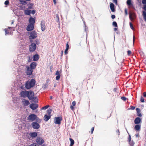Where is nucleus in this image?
Here are the masks:
<instances>
[{"mask_svg": "<svg viewBox=\"0 0 146 146\" xmlns=\"http://www.w3.org/2000/svg\"><path fill=\"white\" fill-rule=\"evenodd\" d=\"M35 82V80L33 79H32L30 81H27L25 84V87L27 89H29L34 86Z\"/></svg>", "mask_w": 146, "mask_h": 146, "instance_id": "f257e3e1", "label": "nucleus"}, {"mask_svg": "<svg viewBox=\"0 0 146 146\" xmlns=\"http://www.w3.org/2000/svg\"><path fill=\"white\" fill-rule=\"evenodd\" d=\"M37 117L36 115L34 114H31L29 115L27 117V120L31 121H34Z\"/></svg>", "mask_w": 146, "mask_h": 146, "instance_id": "f03ea898", "label": "nucleus"}, {"mask_svg": "<svg viewBox=\"0 0 146 146\" xmlns=\"http://www.w3.org/2000/svg\"><path fill=\"white\" fill-rule=\"evenodd\" d=\"M36 45L34 43H32L29 46V50L30 52H33L36 48Z\"/></svg>", "mask_w": 146, "mask_h": 146, "instance_id": "7ed1b4c3", "label": "nucleus"}, {"mask_svg": "<svg viewBox=\"0 0 146 146\" xmlns=\"http://www.w3.org/2000/svg\"><path fill=\"white\" fill-rule=\"evenodd\" d=\"M29 94H28V96L27 97L29 98V99L30 100H33L34 98V92L31 91L30 90L29 91Z\"/></svg>", "mask_w": 146, "mask_h": 146, "instance_id": "20e7f679", "label": "nucleus"}, {"mask_svg": "<svg viewBox=\"0 0 146 146\" xmlns=\"http://www.w3.org/2000/svg\"><path fill=\"white\" fill-rule=\"evenodd\" d=\"M29 91L25 90L23 91L20 93V95L21 97L25 98L27 97L29 94Z\"/></svg>", "mask_w": 146, "mask_h": 146, "instance_id": "39448f33", "label": "nucleus"}, {"mask_svg": "<svg viewBox=\"0 0 146 146\" xmlns=\"http://www.w3.org/2000/svg\"><path fill=\"white\" fill-rule=\"evenodd\" d=\"M37 36L36 32L35 31H33L31 32L30 35L29 36V38L35 39Z\"/></svg>", "mask_w": 146, "mask_h": 146, "instance_id": "423d86ee", "label": "nucleus"}, {"mask_svg": "<svg viewBox=\"0 0 146 146\" xmlns=\"http://www.w3.org/2000/svg\"><path fill=\"white\" fill-rule=\"evenodd\" d=\"M26 68H27V70L26 72V74L28 75H31L33 72V70L28 66H26Z\"/></svg>", "mask_w": 146, "mask_h": 146, "instance_id": "0eeeda50", "label": "nucleus"}, {"mask_svg": "<svg viewBox=\"0 0 146 146\" xmlns=\"http://www.w3.org/2000/svg\"><path fill=\"white\" fill-rule=\"evenodd\" d=\"M62 117H56L54 118V122L55 124H60L61 123V121L62 120Z\"/></svg>", "mask_w": 146, "mask_h": 146, "instance_id": "6e6552de", "label": "nucleus"}, {"mask_svg": "<svg viewBox=\"0 0 146 146\" xmlns=\"http://www.w3.org/2000/svg\"><path fill=\"white\" fill-rule=\"evenodd\" d=\"M32 127L35 129H38L40 127L39 124L36 122H33L31 123Z\"/></svg>", "mask_w": 146, "mask_h": 146, "instance_id": "1a4fd4ad", "label": "nucleus"}, {"mask_svg": "<svg viewBox=\"0 0 146 146\" xmlns=\"http://www.w3.org/2000/svg\"><path fill=\"white\" fill-rule=\"evenodd\" d=\"M143 9L145 11H142V15L143 16L144 20L146 21V4L143 5Z\"/></svg>", "mask_w": 146, "mask_h": 146, "instance_id": "9d476101", "label": "nucleus"}, {"mask_svg": "<svg viewBox=\"0 0 146 146\" xmlns=\"http://www.w3.org/2000/svg\"><path fill=\"white\" fill-rule=\"evenodd\" d=\"M44 140L41 137H38L36 140V142L39 145H42L44 143Z\"/></svg>", "mask_w": 146, "mask_h": 146, "instance_id": "9b49d317", "label": "nucleus"}, {"mask_svg": "<svg viewBox=\"0 0 146 146\" xmlns=\"http://www.w3.org/2000/svg\"><path fill=\"white\" fill-rule=\"evenodd\" d=\"M40 27L41 30L42 31H44L45 30V22L43 20H42L41 22Z\"/></svg>", "mask_w": 146, "mask_h": 146, "instance_id": "f8f14e48", "label": "nucleus"}, {"mask_svg": "<svg viewBox=\"0 0 146 146\" xmlns=\"http://www.w3.org/2000/svg\"><path fill=\"white\" fill-rule=\"evenodd\" d=\"M22 103L23 105L25 107L28 106L30 104L29 101L25 99H22Z\"/></svg>", "mask_w": 146, "mask_h": 146, "instance_id": "ddd939ff", "label": "nucleus"}, {"mask_svg": "<svg viewBox=\"0 0 146 146\" xmlns=\"http://www.w3.org/2000/svg\"><path fill=\"white\" fill-rule=\"evenodd\" d=\"M38 107V104H36L32 103L30 104V107L32 110H35Z\"/></svg>", "mask_w": 146, "mask_h": 146, "instance_id": "4468645a", "label": "nucleus"}, {"mask_svg": "<svg viewBox=\"0 0 146 146\" xmlns=\"http://www.w3.org/2000/svg\"><path fill=\"white\" fill-rule=\"evenodd\" d=\"M134 123L136 124H139L141 123V119L139 117H137L135 118L134 120Z\"/></svg>", "mask_w": 146, "mask_h": 146, "instance_id": "2eb2a0df", "label": "nucleus"}, {"mask_svg": "<svg viewBox=\"0 0 146 146\" xmlns=\"http://www.w3.org/2000/svg\"><path fill=\"white\" fill-rule=\"evenodd\" d=\"M29 24L34 25L35 23V20L34 18L31 17L29 18Z\"/></svg>", "mask_w": 146, "mask_h": 146, "instance_id": "dca6fc26", "label": "nucleus"}, {"mask_svg": "<svg viewBox=\"0 0 146 146\" xmlns=\"http://www.w3.org/2000/svg\"><path fill=\"white\" fill-rule=\"evenodd\" d=\"M34 28V25L29 24L27 27V30L28 31H31L33 30Z\"/></svg>", "mask_w": 146, "mask_h": 146, "instance_id": "f3484780", "label": "nucleus"}, {"mask_svg": "<svg viewBox=\"0 0 146 146\" xmlns=\"http://www.w3.org/2000/svg\"><path fill=\"white\" fill-rule=\"evenodd\" d=\"M36 66V63L35 62H33L30 65V68L32 70L35 69Z\"/></svg>", "mask_w": 146, "mask_h": 146, "instance_id": "a211bd4d", "label": "nucleus"}, {"mask_svg": "<svg viewBox=\"0 0 146 146\" xmlns=\"http://www.w3.org/2000/svg\"><path fill=\"white\" fill-rule=\"evenodd\" d=\"M127 4L129 7L133 8V5L131 2V0H127Z\"/></svg>", "mask_w": 146, "mask_h": 146, "instance_id": "6ab92c4d", "label": "nucleus"}, {"mask_svg": "<svg viewBox=\"0 0 146 146\" xmlns=\"http://www.w3.org/2000/svg\"><path fill=\"white\" fill-rule=\"evenodd\" d=\"M51 115L45 114L44 117V120L46 121H47L51 117Z\"/></svg>", "mask_w": 146, "mask_h": 146, "instance_id": "aec40b11", "label": "nucleus"}, {"mask_svg": "<svg viewBox=\"0 0 146 146\" xmlns=\"http://www.w3.org/2000/svg\"><path fill=\"white\" fill-rule=\"evenodd\" d=\"M39 56L37 54H35L33 56V59L34 61H37L39 59Z\"/></svg>", "mask_w": 146, "mask_h": 146, "instance_id": "412c9836", "label": "nucleus"}, {"mask_svg": "<svg viewBox=\"0 0 146 146\" xmlns=\"http://www.w3.org/2000/svg\"><path fill=\"white\" fill-rule=\"evenodd\" d=\"M110 7L111 11L112 12H114L115 11L114 5L113 3H111L110 4Z\"/></svg>", "mask_w": 146, "mask_h": 146, "instance_id": "4be33fe9", "label": "nucleus"}, {"mask_svg": "<svg viewBox=\"0 0 146 146\" xmlns=\"http://www.w3.org/2000/svg\"><path fill=\"white\" fill-rule=\"evenodd\" d=\"M141 125L138 124L136 125L134 127L136 131H139L141 129Z\"/></svg>", "mask_w": 146, "mask_h": 146, "instance_id": "5701e85b", "label": "nucleus"}, {"mask_svg": "<svg viewBox=\"0 0 146 146\" xmlns=\"http://www.w3.org/2000/svg\"><path fill=\"white\" fill-rule=\"evenodd\" d=\"M136 110L137 112V115L140 117H141L142 115L141 113L140 109L139 108H137L136 109Z\"/></svg>", "mask_w": 146, "mask_h": 146, "instance_id": "b1692460", "label": "nucleus"}, {"mask_svg": "<svg viewBox=\"0 0 146 146\" xmlns=\"http://www.w3.org/2000/svg\"><path fill=\"white\" fill-rule=\"evenodd\" d=\"M56 75H57L56 77V79L57 80H59L60 78V73L57 70L56 71Z\"/></svg>", "mask_w": 146, "mask_h": 146, "instance_id": "393cba45", "label": "nucleus"}, {"mask_svg": "<svg viewBox=\"0 0 146 146\" xmlns=\"http://www.w3.org/2000/svg\"><path fill=\"white\" fill-rule=\"evenodd\" d=\"M29 135L32 137H35L37 136V133L35 132L31 133H29Z\"/></svg>", "mask_w": 146, "mask_h": 146, "instance_id": "a878e982", "label": "nucleus"}, {"mask_svg": "<svg viewBox=\"0 0 146 146\" xmlns=\"http://www.w3.org/2000/svg\"><path fill=\"white\" fill-rule=\"evenodd\" d=\"M24 13L26 15H29L31 13V11L29 10H25L24 11Z\"/></svg>", "mask_w": 146, "mask_h": 146, "instance_id": "bb28decb", "label": "nucleus"}, {"mask_svg": "<svg viewBox=\"0 0 146 146\" xmlns=\"http://www.w3.org/2000/svg\"><path fill=\"white\" fill-rule=\"evenodd\" d=\"M70 146H73L74 143V141L73 139L71 138H70Z\"/></svg>", "mask_w": 146, "mask_h": 146, "instance_id": "cd10ccee", "label": "nucleus"}, {"mask_svg": "<svg viewBox=\"0 0 146 146\" xmlns=\"http://www.w3.org/2000/svg\"><path fill=\"white\" fill-rule=\"evenodd\" d=\"M52 111V110H51L49 108L47 110V113L49 115H51L50 114L51 113Z\"/></svg>", "mask_w": 146, "mask_h": 146, "instance_id": "c85d7f7f", "label": "nucleus"}, {"mask_svg": "<svg viewBox=\"0 0 146 146\" xmlns=\"http://www.w3.org/2000/svg\"><path fill=\"white\" fill-rule=\"evenodd\" d=\"M49 107V106L48 105H46L44 107H42L41 108V110H46Z\"/></svg>", "mask_w": 146, "mask_h": 146, "instance_id": "c756f323", "label": "nucleus"}, {"mask_svg": "<svg viewBox=\"0 0 146 146\" xmlns=\"http://www.w3.org/2000/svg\"><path fill=\"white\" fill-rule=\"evenodd\" d=\"M128 142L130 146H133L134 145V143L133 141H129Z\"/></svg>", "mask_w": 146, "mask_h": 146, "instance_id": "7c9ffc66", "label": "nucleus"}, {"mask_svg": "<svg viewBox=\"0 0 146 146\" xmlns=\"http://www.w3.org/2000/svg\"><path fill=\"white\" fill-rule=\"evenodd\" d=\"M5 32V35L8 34L9 33V30H8L7 29H4Z\"/></svg>", "mask_w": 146, "mask_h": 146, "instance_id": "2f4dec72", "label": "nucleus"}, {"mask_svg": "<svg viewBox=\"0 0 146 146\" xmlns=\"http://www.w3.org/2000/svg\"><path fill=\"white\" fill-rule=\"evenodd\" d=\"M133 15V14L130 13L129 14V19L131 20H133V18L132 17V15Z\"/></svg>", "mask_w": 146, "mask_h": 146, "instance_id": "473e14b6", "label": "nucleus"}, {"mask_svg": "<svg viewBox=\"0 0 146 146\" xmlns=\"http://www.w3.org/2000/svg\"><path fill=\"white\" fill-rule=\"evenodd\" d=\"M113 25L115 27H117V23L115 21H114L113 22Z\"/></svg>", "mask_w": 146, "mask_h": 146, "instance_id": "72a5a7b5", "label": "nucleus"}, {"mask_svg": "<svg viewBox=\"0 0 146 146\" xmlns=\"http://www.w3.org/2000/svg\"><path fill=\"white\" fill-rule=\"evenodd\" d=\"M94 129V127H93L92 128L91 131H90V133L91 134H92L93 133V131Z\"/></svg>", "mask_w": 146, "mask_h": 146, "instance_id": "f704fd0d", "label": "nucleus"}, {"mask_svg": "<svg viewBox=\"0 0 146 146\" xmlns=\"http://www.w3.org/2000/svg\"><path fill=\"white\" fill-rule=\"evenodd\" d=\"M129 25H130V28H131V29L133 30L134 29V28L131 22H130L129 23Z\"/></svg>", "mask_w": 146, "mask_h": 146, "instance_id": "c9c22d12", "label": "nucleus"}, {"mask_svg": "<svg viewBox=\"0 0 146 146\" xmlns=\"http://www.w3.org/2000/svg\"><path fill=\"white\" fill-rule=\"evenodd\" d=\"M32 100H33L34 102H38V99L36 97H35V96H34V98Z\"/></svg>", "mask_w": 146, "mask_h": 146, "instance_id": "e433bc0d", "label": "nucleus"}, {"mask_svg": "<svg viewBox=\"0 0 146 146\" xmlns=\"http://www.w3.org/2000/svg\"><path fill=\"white\" fill-rule=\"evenodd\" d=\"M128 134H129V137H128V142L130 141H131V137L130 135H129V133H128Z\"/></svg>", "mask_w": 146, "mask_h": 146, "instance_id": "4c0bfd02", "label": "nucleus"}, {"mask_svg": "<svg viewBox=\"0 0 146 146\" xmlns=\"http://www.w3.org/2000/svg\"><path fill=\"white\" fill-rule=\"evenodd\" d=\"M140 101L142 102H144V99L143 98V97H142V96H141V97Z\"/></svg>", "mask_w": 146, "mask_h": 146, "instance_id": "58836bf2", "label": "nucleus"}, {"mask_svg": "<svg viewBox=\"0 0 146 146\" xmlns=\"http://www.w3.org/2000/svg\"><path fill=\"white\" fill-rule=\"evenodd\" d=\"M9 1L8 0H7L5 2V4L6 5H8L9 4Z\"/></svg>", "mask_w": 146, "mask_h": 146, "instance_id": "ea45409f", "label": "nucleus"}, {"mask_svg": "<svg viewBox=\"0 0 146 146\" xmlns=\"http://www.w3.org/2000/svg\"><path fill=\"white\" fill-rule=\"evenodd\" d=\"M21 2L22 4L23 5H25L27 3L26 2L24 1H21Z\"/></svg>", "mask_w": 146, "mask_h": 146, "instance_id": "a19ab883", "label": "nucleus"}, {"mask_svg": "<svg viewBox=\"0 0 146 146\" xmlns=\"http://www.w3.org/2000/svg\"><path fill=\"white\" fill-rule=\"evenodd\" d=\"M135 107H134V106H130V108H129V109L130 110H134L135 109Z\"/></svg>", "mask_w": 146, "mask_h": 146, "instance_id": "79ce46f5", "label": "nucleus"}, {"mask_svg": "<svg viewBox=\"0 0 146 146\" xmlns=\"http://www.w3.org/2000/svg\"><path fill=\"white\" fill-rule=\"evenodd\" d=\"M121 99L122 100H123V101H124L126 100L127 99L125 97H124V96L122 97L121 98Z\"/></svg>", "mask_w": 146, "mask_h": 146, "instance_id": "37998d69", "label": "nucleus"}, {"mask_svg": "<svg viewBox=\"0 0 146 146\" xmlns=\"http://www.w3.org/2000/svg\"><path fill=\"white\" fill-rule=\"evenodd\" d=\"M69 45L68 44V42H67L66 43V49H67L68 50L69 49Z\"/></svg>", "mask_w": 146, "mask_h": 146, "instance_id": "c03bdc74", "label": "nucleus"}, {"mask_svg": "<svg viewBox=\"0 0 146 146\" xmlns=\"http://www.w3.org/2000/svg\"><path fill=\"white\" fill-rule=\"evenodd\" d=\"M32 59L31 57H30V56H29L28 57V62H31L32 60Z\"/></svg>", "mask_w": 146, "mask_h": 146, "instance_id": "a18cd8bd", "label": "nucleus"}, {"mask_svg": "<svg viewBox=\"0 0 146 146\" xmlns=\"http://www.w3.org/2000/svg\"><path fill=\"white\" fill-rule=\"evenodd\" d=\"M131 52L130 50H128L127 54L128 55H129V56L131 54Z\"/></svg>", "mask_w": 146, "mask_h": 146, "instance_id": "49530a36", "label": "nucleus"}, {"mask_svg": "<svg viewBox=\"0 0 146 146\" xmlns=\"http://www.w3.org/2000/svg\"><path fill=\"white\" fill-rule=\"evenodd\" d=\"M142 3L143 4L146 5V0H142Z\"/></svg>", "mask_w": 146, "mask_h": 146, "instance_id": "de8ad7c7", "label": "nucleus"}, {"mask_svg": "<svg viewBox=\"0 0 146 146\" xmlns=\"http://www.w3.org/2000/svg\"><path fill=\"white\" fill-rule=\"evenodd\" d=\"M72 106H75L76 104V102L75 101H73L72 103Z\"/></svg>", "mask_w": 146, "mask_h": 146, "instance_id": "09e8293b", "label": "nucleus"}, {"mask_svg": "<svg viewBox=\"0 0 146 146\" xmlns=\"http://www.w3.org/2000/svg\"><path fill=\"white\" fill-rule=\"evenodd\" d=\"M29 146H38L36 145V143H33L30 145Z\"/></svg>", "mask_w": 146, "mask_h": 146, "instance_id": "8fccbe9b", "label": "nucleus"}, {"mask_svg": "<svg viewBox=\"0 0 146 146\" xmlns=\"http://www.w3.org/2000/svg\"><path fill=\"white\" fill-rule=\"evenodd\" d=\"M116 133H117V135H119L120 133H119V129H117L116 131Z\"/></svg>", "mask_w": 146, "mask_h": 146, "instance_id": "3c124183", "label": "nucleus"}, {"mask_svg": "<svg viewBox=\"0 0 146 146\" xmlns=\"http://www.w3.org/2000/svg\"><path fill=\"white\" fill-rule=\"evenodd\" d=\"M74 106H71L70 107V109L72 110H74Z\"/></svg>", "mask_w": 146, "mask_h": 146, "instance_id": "603ef678", "label": "nucleus"}, {"mask_svg": "<svg viewBox=\"0 0 146 146\" xmlns=\"http://www.w3.org/2000/svg\"><path fill=\"white\" fill-rule=\"evenodd\" d=\"M113 1V2L115 3L117 5V0H112Z\"/></svg>", "mask_w": 146, "mask_h": 146, "instance_id": "864d4df0", "label": "nucleus"}, {"mask_svg": "<svg viewBox=\"0 0 146 146\" xmlns=\"http://www.w3.org/2000/svg\"><path fill=\"white\" fill-rule=\"evenodd\" d=\"M125 15H127V14H128L127 12V9H125Z\"/></svg>", "mask_w": 146, "mask_h": 146, "instance_id": "5fc2aeb1", "label": "nucleus"}, {"mask_svg": "<svg viewBox=\"0 0 146 146\" xmlns=\"http://www.w3.org/2000/svg\"><path fill=\"white\" fill-rule=\"evenodd\" d=\"M68 50L67 49H66L65 51H64V54H67L68 53Z\"/></svg>", "mask_w": 146, "mask_h": 146, "instance_id": "6e6d98bb", "label": "nucleus"}, {"mask_svg": "<svg viewBox=\"0 0 146 146\" xmlns=\"http://www.w3.org/2000/svg\"><path fill=\"white\" fill-rule=\"evenodd\" d=\"M115 15H112L111 16V17L112 19H114L115 18Z\"/></svg>", "mask_w": 146, "mask_h": 146, "instance_id": "4d7b16f0", "label": "nucleus"}, {"mask_svg": "<svg viewBox=\"0 0 146 146\" xmlns=\"http://www.w3.org/2000/svg\"><path fill=\"white\" fill-rule=\"evenodd\" d=\"M31 13L32 14H34L35 13V10H33L32 11Z\"/></svg>", "mask_w": 146, "mask_h": 146, "instance_id": "13d9d810", "label": "nucleus"}, {"mask_svg": "<svg viewBox=\"0 0 146 146\" xmlns=\"http://www.w3.org/2000/svg\"><path fill=\"white\" fill-rule=\"evenodd\" d=\"M143 96L145 97H146V92H145L143 93Z\"/></svg>", "mask_w": 146, "mask_h": 146, "instance_id": "bf43d9fd", "label": "nucleus"}, {"mask_svg": "<svg viewBox=\"0 0 146 146\" xmlns=\"http://www.w3.org/2000/svg\"><path fill=\"white\" fill-rule=\"evenodd\" d=\"M54 4L55 5L56 3V0H53Z\"/></svg>", "mask_w": 146, "mask_h": 146, "instance_id": "052dcab7", "label": "nucleus"}, {"mask_svg": "<svg viewBox=\"0 0 146 146\" xmlns=\"http://www.w3.org/2000/svg\"><path fill=\"white\" fill-rule=\"evenodd\" d=\"M30 40V42L31 43L32 42H33V38H29Z\"/></svg>", "mask_w": 146, "mask_h": 146, "instance_id": "680f3d73", "label": "nucleus"}, {"mask_svg": "<svg viewBox=\"0 0 146 146\" xmlns=\"http://www.w3.org/2000/svg\"><path fill=\"white\" fill-rule=\"evenodd\" d=\"M117 30V28H114V30L115 31H116Z\"/></svg>", "mask_w": 146, "mask_h": 146, "instance_id": "e2e57ef3", "label": "nucleus"}, {"mask_svg": "<svg viewBox=\"0 0 146 146\" xmlns=\"http://www.w3.org/2000/svg\"><path fill=\"white\" fill-rule=\"evenodd\" d=\"M56 18L59 20V17L58 15H56Z\"/></svg>", "mask_w": 146, "mask_h": 146, "instance_id": "0e129e2a", "label": "nucleus"}, {"mask_svg": "<svg viewBox=\"0 0 146 146\" xmlns=\"http://www.w3.org/2000/svg\"><path fill=\"white\" fill-rule=\"evenodd\" d=\"M134 42H135L134 36L133 40V44H134Z\"/></svg>", "mask_w": 146, "mask_h": 146, "instance_id": "69168bd1", "label": "nucleus"}, {"mask_svg": "<svg viewBox=\"0 0 146 146\" xmlns=\"http://www.w3.org/2000/svg\"><path fill=\"white\" fill-rule=\"evenodd\" d=\"M61 52H62V53H61V56H62L63 55V51L62 50Z\"/></svg>", "mask_w": 146, "mask_h": 146, "instance_id": "338daca9", "label": "nucleus"}, {"mask_svg": "<svg viewBox=\"0 0 146 146\" xmlns=\"http://www.w3.org/2000/svg\"><path fill=\"white\" fill-rule=\"evenodd\" d=\"M56 86V84H54V87H55Z\"/></svg>", "mask_w": 146, "mask_h": 146, "instance_id": "774afa93", "label": "nucleus"}]
</instances>
